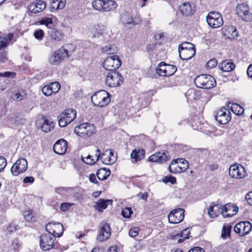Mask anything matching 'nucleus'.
Masks as SVG:
<instances>
[{"label":"nucleus","mask_w":252,"mask_h":252,"mask_svg":"<svg viewBox=\"0 0 252 252\" xmlns=\"http://www.w3.org/2000/svg\"><path fill=\"white\" fill-rule=\"evenodd\" d=\"M177 70V68L176 66L166 64L165 76H170L173 75L176 72Z\"/></svg>","instance_id":"79ce46f5"},{"label":"nucleus","mask_w":252,"mask_h":252,"mask_svg":"<svg viewBox=\"0 0 252 252\" xmlns=\"http://www.w3.org/2000/svg\"><path fill=\"white\" fill-rule=\"evenodd\" d=\"M67 148V142L65 140L61 139L57 141L54 145L53 151L58 155H63L66 152Z\"/></svg>","instance_id":"393cba45"},{"label":"nucleus","mask_w":252,"mask_h":252,"mask_svg":"<svg viewBox=\"0 0 252 252\" xmlns=\"http://www.w3.org/2000/svg\"><path fill=\"white\" fill-rule=\"evenodd\" d=\"M7 164V161L5 158L0 156V172H2Z\"/></svg>","instance_id":"bf43d9fd"},{"label":"nucleus","mask_w":252,"mask_h":252,"mask_svg":"<svg viewBox=\"0 0 252 252\" xmlns=\"http://www.w3.org/2000/svg\"><path fill=\"white\" fill-rule=\"evenodd\" d=\"M180 58L182 60H189L191 59L195 54L196 49L179 50Z\"/></svg>","instance_id":"c756f323"},{"label":"nucleus","mask_w":252,"mask_h":252,"mask_svg":"<svg viewBox=\"0 0 252 252\" xmlns=\"http://www.w3.org/2000/svg\"><path fill=\"white\" fill-rule=\"evenodd\" d=\"M16 73L14 72L5 71L3 73L0 72V77L13 78L15 77Z\"/></svg>","instance_id":"5fc2aeb1"},{"label":"nucleus","mask_w":252,"mask_h":252,"mask_svg":"<svg viewBox=\"0 0 252 252\" xmlns=\"http://www.w3.org/2000/svg\"><path fill=\"white\" fill-rule=\"evenodd\" d=\"M89 179L91 182L97 184L98 185H99V182L96 180V176L94 174L92 173L90 174Z\"/></svg>","instance_id":"338daca9"},{"label":"nucleus","mask_w":252,"mask_h":252,"mask_svg":"<svg viewBox=\"0 0 252 252\" xmlns=\"http://www.w3.org/2000/svg\"><path fill=\"white\" fill-rule=\"evenodd\" d=\"M24 218L26 221H30L33 218L32 212L31 210L26 211L24 213Z\"/></svg>","instance_id":"052dcab7"},{"label":"nucleus","mask_w":252,"mask_h":252,"mask_svg":"<svg viewBox=\"0 0 252 252\" xmlns=\"http://www.w3.org/2000/svg\"><path fill=\"white\" fill-rule=\"evenodd\" d=\"M52 123H49V121L48 120H44V123L42 125L41 128L43 131L48 132L51 131V128H53L54 127L52 126Z\"/></svg>","instance_id":"c03bdc74"},{"label":"nucleus","mask_w":252,"mask_h":252,"mask_svg":"<svg viewBox=\"0 0 252 252\" xmlns=\"http://www.w3.org/2000/svg\"><path fill=\"white\" fill-rule=\"evenodd\" d=\"M66 4V0H52L50 4L51 11H56L63 8Z\"/></svg>","instance_id":"7c9ffc66"},{"label":"nucleus","mask_w":252,"mask_h":252,"mask_svg":"<svg viewBox=\"0 0 252 252\" xmlns=\"http://www.w3.org/2000/svg\"><path fill=\"white\" fill-rule=\"evenodd\" d=\"M180 49L190 50V49H195V47L193 44L190 42H184L180 44L178 50Z\"/></svg>","instance_id":"a18cd8bd"},{"label":"nucleus","mask_w":252,"mask_h":252,"mask_svg":"<svg viewBox=\"0 0 252 252\" xmlns=\"http://www.w3.org/2000/svg\"><path fill=\"white\" fill-rule=\"evenodd\" d=\"M208 213L211 218L217 217L221 213L220 205L215 202H212L208 209Z\"/></svg>","instance_id":"c85d7f7f"},{"label":"nucleus","mask_w":252,"mask_h":252,"mask_svg":"<svg viewBox=\"0 0 252 252\" xmlns=\"http://www.w3.org/2000/svg\"><path fill=\"white\" fill-rule=\"evenodd\" d=\"M187 161V160L184 158H177L173 160L172 162V165H174V163H177L179 165L184 166V164L185 163V161Z\"/></svg>","instance_id":"e2e57ef3"},{"label":"nucleus","mask_w":252,"mask_h":252,"mask_svg":"<svg viewBox=\"0 0 252 252\" xmlns=\"http://www.w3.org/2000/svg\"><path fill=\"white\" fill-rule=\"evenodd\" d=\"M230 119L231 116L229 111L224 107L220 108L215 115L216 121L221 125L227 124Z\"/></svg>","instance_id":"f3484780"},{"label":"nucleus","mask_w":252,"mask_h":252,"mask_svg":"<svg viewBox=\"0 0 252 252\" xmlns=\"http://www.w3.org/2000/svg\"><path fill=\"white\" fill-rule=\"evenodd\" d=\"M208 25L213 28H218L222 26L223 21L222 15L218 12L212 11L207 16Z\"/></svg>","instance_id":"9b49d317"},{"label":"nucleus","mask_w":252,"mask_h":252,"mask_svg":"<svg viewBox=\"0 0 252 252\" xmlns=\"http://www.w3.org/2000/svg\"><path fill=\"white\" fill-rule=\"evenodd\" d=\"M122 62L118 55L108 57L103 63V67L111 71H115L121 65Z\"/></svg>","instance_id":"1a4fd4ad"},{"label":"nucleus","mask_w":252,"mask_h":252,"mask_svg":"<svg viewBox=\"0 0 252 252\" xmlns=\"http://www.w3.org/2000/svg\"><path fill=\"white\" fill-rule=\"evenodd\" d=\"M231 226L230 225H224L222 228L221 237L223 238L230 236Z\"/></svg>","instance_id":"09e8293b"},{"label":"nucleus","mask_w":252,"mask_h":252,"mask_svg":"<svg viewBox=\"0 0 252 252\" xmlns=\"http://www.w3.org/2000/svg\"><path fill=\"white\" fill-rule=\"evenodd\" d=\"M105 83L110 87H116L123 83V77L117 71H111L107 75Z\"/></svg>","instance_id":"9d476101"},{"label":"nucleus","mask_w":252,"mask_h":252,"mask_svg":"<svg viewBox=\"0 0 252 252\" xmlns=\"http://www.w3.org/2000/svg\"><path fill=\"white\" fill-rule=\"evenodd\" d=\"M252 229V225L249 221H241L234 227V230L241 236L248 234Z\"/></svg>","instance_id":"dca6fc26"},{"label":"nucleus","mask_w":252,"mask_h":252,"mask_svg":"<svg viewBox=\"0 0 252 252\" xmlns=\"http://www.w3.org/2000/svg\"><path fill=\"white\" fill-rule=\"evenodd\" d=\"M138 234V228L135 227L133 229H130L129 231V235L131 237H135Z\"/></svg>","instance_id":"69168bd1"},{"label":"nucleus","mask_w":252,"mask_h":252,"mask_svg":"<svg viewBox=\"0 0 252 252\" xmlns=\"http://www.w3.org/2000/svg\"><path fill=\"white\" fill-rule=\"evenodd\" d=\"M145 151L143 149H138L132 151L131 153V158L133 163H136L143 159L145 157Z\"/></svg>","instance_id":"cd10ccee"},{"label":"nucleus","mask_w":252,"mask_h":252,"mask_svg":"<svg viewBox=\"0 0 252 252\" xmlns=\"http://www.w3.org/2000/svg\"><path fill=\"white\" fill-rule=\"evenodd\" d=\"M8 45V42L3 38V37L0 36V50L6 47Z\"/></svg>","instance_id":"0e129e2a"},{"label":"nucleus","mask_w":252,"mask_h":252,"mask_svg":"<svg viewBox=\"0 0 252 252\" xmlns=\"http://www.w3.org/2000/svg\"><path fill=\"white\" fill-rule=\"evenodd\" d=\"M236 13L242 19L246 22L252 19V14L250 12L248 4L242 3L238 4L236 7Z\"/></svg>","instance_id":"ddd939ff"},{"label":"nucleus","mask_w":252,"mask_h":252,"mask_svg":"<svg viewBox=\"0 0 252 252\" xmlns=\"http://www.w3.org/2000/svg\"><path fill=\"white\" fill-rule=\"evenodd\" d=\"M34 181V178L32 176L26 177L23 179V183L25 184H32Z\"/></svg>","instance_id":"774afa93"},{"label":"nucleus","mask_w":252,"mask_h":252,"mask_svg":"<svg viewBox=\"0 0 252 252\" xmlns=\"http://www.w3.org/2000/svg\"><path fill=\"white\" fill-rule=\"evenodd\" d=\"M91 100L94 106L102 107L110 102V94L106 91H100L92 95Z\"/></svg>","instance_id":"20e7f679"},{"label":"nucleus","mask_w":252,"mask_h":252,"mask_svg":"<svg viewBox=\"0 0 252 252\" xmlns=\"http://www.w3.org/2000/svg\"><path fill=\"white\" fill-rule=\"evenodd\" d=\"M101 3L104 4L103 0H94L92 1V6L95 10L102 12L103 7H101Z\"/></svg>","instance_id":"37998d69"},{"label":"nucleus","mask_w":252,"mask_h":252,"mask_svg":"<svg viewBox=\"0 0 252 252\" xmlns=\"http://www.w3.org/2000/svg\"><path fill=\"white\" fill-rule=\"evenodd\" d=\"M227 107L236 115L239 116L242 115L244 112V109L239 104L229 102Z\"/></svg>","instance_id":"473e14b6"},{"label":"nucleus","mask_w":252,"mask_h":252,"mask_svg":"<svg viewBox=\"0 0 252 252\" xmlns=\"http://www.w3.org/2000/svg\"><path fill=\"white\" fill-rule=\"evenodd\" d=\"M39 23L41 25H45L47 27H48L49 30H50V28H52L54 26L53 25L52 19L51 18L44 17L41 19V20L39 21Z\"/></svg>","instance_id":"a19ab883"},{"label":"nucleus","mask_w":252,"mask_h":252,"mask_svg":"<svg viewBox=\"0 0 252 252\" xmlns=\"http://www.w3.org/2000/svg\"><path fill=\"white\" fill-rule=\"evenodd\" d=\"M45 229L49 234L55 237H60L64 231L63 224L60 222H56L55 221H51L47 224Z\"/></svg>","instance_id":"f8f14e48"},{"label":"nucleus","mask_w":252,"mask_h":252,"mask_svg":"<svg viewBox=\"0 0 252 252\" xmlns=\"http://www.w3.org/2000/svg\"><path fill=\"white\" fill-rule=\"evenodd\" d=\"M132 213L131 209L128 207L123 209L121 212L122 215L125 218H129Z\"/></svg>","instance_id":"3c124183"},{"label":"nucleus","mask_w":252,"mask_h":252,"mask_svg":"<svg viewBox=\"0 0 252 252\" xmlns=\"http://www.w3.org/2000/svg\"><path fill=\"white\" fill-rule=\"evenodd\" d=\"M33 34L36 39L40 40H42L44 37V32L43 30L39 29L35 31Z\"/></svg>","instance_id":"603ef678"},{"label":"nucleus","mask_w":252,"mask_h":252,"mask_svg":"<svg viewBox=\"0 0 252 252\" xmlns=\"http://www.w3.org/2000/svg\"><path fill=\"white\" fill-rule=\"evenodd\" d=\"M74 131L78 136L87 138L95 133L96 129L94 125L87 123L76 126Z\"/></svg>","instance_id":"39448f33"},{"label":"nucleus","mask_w":252,"mask_h":252,"mask_svg":"<svg viewBox=\"0 0 252 252\" xmlns=\"http://www.w3.org/2000/svg\"><path fill=\"white\" fill-rule=\"evenodd\" d=\"M108 153V150H106L105 152L101 153L100 149L97 148L95 153V159L93 158V156L88 155L85 158V159L82 157V160L84 162L89 165H93L99 159H100L104 164H112L115 163L116 159L115 157L111 158L110 157H109L108 158H105V156Z\"/></svg>","instance_id":"f257e3e1"},{"label":"nucleus","mask_w":252,"mask_h":252,"mask_svg":"<svg viewBox=\"0 0 252 252\" xmlns=\"http://www.w3.org/2000/svg\"><path fill=\"white\" fill-rule=\"evenodd\" d=\"M170 159V156L169 153L166 151L157 152L151 155L149 158L150 161L158 163L165 162Z\"/></svg>","instance_id":"aec40b11"},{"label":"nucleus","mask_w":252,"mask_h":252,"mask_svg":"<svg viewBox=\"0 0 252 252\" xmlns=\"http://www.w3.org/2000/svg\"><path fill=\"white\" fill-rule=\"evenodd\" d=\"M185 163L184 166L179 165L177 163H174L172 165V163L169 166L168 170L170 173H177L185 171L189 167V163L188 161H185Z\"/></svg>","instance_id":"bb28decb"},{"label":"nucleus","mask_w":252,"mask_h":252,"mask_svg":"<svg viewBox=\"0 0 252 252\" xmlns=\"http://www.w3.org/2000/svg\"><path fill=\"white\" fill-rule=\"evenodd\" d=\"M111 174L109 169L106 168H101L97 170L96 176L99 180H105L108 178Z\"/></svg>","instance_id":"c9c22d12"},{"label":"nucleus","mask_w":252,"mask_h":252,"mask_svg":"<svg viewBox=\"0 0 252 252\" xmlns=\"http://www.w3.org/2000/svg\"><path fill=\"white\" fill-rule=\"evenodd\" d=\"M46 7V2L42 0H36L35 2L31 4L29 11L32 13H37L43 11Z\"/></svg>","instance_id":"5701e85b"},{"label":"nucleus","mask_w":252,"mask_h":252,"mask_svg":"<svg viewBox=\"0 0 252 252\" xmlns=\"http://www.w3.org/2000/svg\"><path fill=\"white\" fill-rule=\"evenodd\" d=\"M21 243L17 238L13 239L12 243V247L15 251H18L20 248Z\"/></svg>","instance_id":"864d4df0"},{"label":"nucleus","mask_w":252,"mask_h":252,"mask_svg":"<svg viewBox=\"0 0 252 252\" xmlns=\"http://www.w3.org/2000/svg\"><path fill=\"white\" fill-rule=\"evenodd\" d=\"M166 63L163 62L160 63L156 68V73L159 76H165Z\"/></svg>","instance_id":"ea45409f"},{"label":"nucleus","mask_w":252,"mask_h":252,"mask_svg":"<svg viewBox=\"0 0 252 252\" xmlns=\"http://www.w3.org/2000/svg\"><path fill=\"white\" fill-rule=\"evenodd\" d=\"M245 169L242 165L235 164L229 167V174L233 178L242 179L245 176Z\"/></svg>","instance_id":"a211bd4d"},{"label":"nucleus","mask_w":252,"mask_h":252,"mask_svg":"<svg viewBox=\"0 0 252 252\" xmlns=\"http://www.w3.org/2000/svg\"><path fill=\"white\" fill-rule=\"evenodd\" d=\"M185 210L178 208L171 211L168 216L169 223L177 224L181 222L185 217Z\"/></svg>","instance_id":"2eb2a0df"},{"label":"nucleus","mask_w":252,"mask_h":252,"mask_svg":"<svg viewBox=\"0 0 252 252\" xmlns=\"http://www.w3.org/2000/svg\"><path fill=\"white\" fill-rule=\"evenodd\" d=\"M61 88V85L58 82H53L45 85L42 89L43 94L46 96H50L52 94L57 93Z\"/></svg>","instance_id":"412c9836"},{"label":"nucleus","mask_w":252,"mask_h":252,"mask_svg":"<svg viewBox=\"0 0 252 252\" xmlns=\"http://www.w3.org/2000/svg\"><path fill=\"white\" fill-rule=\"evenodd\" d=\"M80 189L77 187L68 188V192H70L74 197L79 198L81 196L79 194Z\"/></svg>","instance_id":"de8ad7c7"},{"label":"nucleus","mask_w":252,"mask_h":252,"mask_svg":"<svg viewBox=\"0 0 252 252\" xmlns=\"http://www.w3.org/2000/svg\"><path fill=\"white\" fill-rule=\"evenodd\" d=\"M178 10L182 15L188 17L194 14L196 11V8L193 3L185 2L179 6Z\"/></svg>","instance_id":"6ab92c4d"},{"label":"nucleus","mask_w":252,"mask_h":252,"mask_svg":"<svg viewBox=\"0 0 252 252\" xmlns=\"http://www.w3.org/2000/svg\"><path fill=\"white\" fill-rule=\"evenodd\" d=\"M112 202L113 201L111 200L99 199L98 202H96V206L95 208L98 212H102L103 210L107 207L109 203L112 204Z\"/></svg>","instance_id":"e433bc0d"},{"label":"nucleus","mask_w":252,"mask_h":252,"mask_svg":"<svg viewBox=\"0 0 252 252\" xmlns=\"http://www.w3.org/2000/svg\"><path fill=\"white\" fill-rule=\"evenodd\" d=\"M68 51L63 47L53 52L49 59V63L53 65H58L65 58L69 57Z\"/></svg>","instance_id":"6e6552de"},{"label":"nucleus","mask_w":252,"mask_h":252,"mask_svg":"<svg viewBox=\"0 0 252 252\" xmlns=\"http://www.w3.org/2000/svg\"><path fill=\"white\" fill-rule=\"evenodd\" d=\"M219 67L223 72H230L234 69L235 65L233 63L226 60L220 63Z\"/></svg>","instance_id":"f704fd0d"},{"label":"nucleus","mask_w":252,"mask_h":252,"mask_svg":"<svg viewBox=\"0 0 252 252\" xmlns=\"http://www.w3.org/2000/svg\"><path fill=\"white\" fill-rule=\"evenodd\" d=\"M108 153V150H106L105 152L101 153L100 149L97 148L95 153V159L93 158V156L88 155L85 158V159L82 157V160L84 162L89 165H93L99 159H100L104 164H112L115 163L116 159L115 157L111 158L110 157H109L108 158H105V156Z\"/></svg>","instance_id":"f03ea898"},{"label":"nucleus","mask_w":252,"mask_h":252,"mask_svg":"<svg viewBox=\"0 0 252 252\" xmlns=\"http://www.w3.org/2000/svg\"><path fill=\"white\" fill-rule=\"evenodd\" d=\"M48 34L50 39L53 42L62 40L64 36L62 32L56 29L54 27L49 30Z\"/></svg>","instance_id":"b1692460"},{"label":"nucleus","mask_w":252,"mask_h":252,"mask_svg":"<svg viewBox=\"0 0 252 252\" xmlns=\"http://www.w3.org/2000/svg\"><path fill=\"white\" fill-rule=\"evenodd\" d=\"M186 96L188 101H192L199 99L201 97V94L199 91L190 89L186 93Z\"/></svg>","instance_id":"2f4dec72"},{"label":"nucleus","mask_w":252,"mask_h":252,"mask_svg":"<svg viewBox=\"0 0 252 252\" xmlns=\"http://www.w3.org/2000/svg\"><path fill=\"white\" fill-rule=\"evenodd\" d=\"M28 168V162L24 158L18 159L11 168V172L13 176H17L24 173Z\"/></svg>","instance_id":"4468645a"},{"label":"nucleus","mask_w":252,"mask_h":252,"mask_svg":"<svg viewBox=\"0 0 252 252\" xmlns=\"http://www.w3.org/2000/svg\"><path fill=\"white\" fill-rule=\"evenodd\" d=\"M194 82L197 88L205 89L213 88L216 85L215 79L213 76L207 74H201L196 76Z\"/></svg>","instance_id":"7ed1b4c3"},{"label":"nucleus","mask_w":252,"mask_h":252,"mask_svg":"<svg viewBox=\"0 0 252 252\" xmlns=\"http://www.w3.org/2000/svg\"><path fill=\"white\" fill-rule=\"evenodd\" d=\"M74 205V203H70L69 202H63L62 203L61 205L60 209L62 212H65L67 211L69 209Z\"/></svg>","instance_id":"8fccbe9b"},{"label":"nucleus","mask_w":252,"mask_h":252,"mask_svg":"<svg viewBox=\"0 0 252 252\" xmlns=\"http://www.w3.org/2000/svg\"><path fill=\"white\" fill-rule=\"evenodd\" d=\"M178 83L173 78H168V80L165 82V86L171 87L177 85Z\"/></svg>","instance_id":"6e6d98bb"},{"label":"nucleus","mask_w":252,"mask_h":252,"mask_svg":"<svg viewBox=\"0 0 252 252\" xmlns=\"http://www.w3.org/2000/svg\"><path fill=\"white\" fill-rule=\"evenodd\" d=\"M122 20L124 24L135 25L140 23L139 20L137 19V21H135L134 19L128 14H124L122 17Z\"/></svg>","instance_id":"4c0bfd02"},{"label":"nucleus","mask_w":252,"mask_h":252,"mask_svg":"<svg viewBox=\"0 0 252 252\" xmlns=\"http://www.w3.org/2000/svg\"><path fill=\"white\" fill-rule=\"evenodd\" d=\"M218 64V61L216 59L210 60L207 63V67L210 68H213L215 67Z\"/></svg>","instance_id":"4d7b16f0"},{"label":"nucleus","mask_w":252,"mask_h":252,"mask_svg":"<svg viewBox=\"0 0 252 252\" xmlns=\"http://www.w3.org/2000/svg\"><path fill=\"white\" fill-rule=\"evenodd\" d=\"M55 239L49 233L43 234L40 236L39 246L43 251H48L53 248L56 245Z\"/></svg>","instance_id":"0eeeda50"},{"label":"nucleus","mask_w":252,"mask_h":252,"mask_svg":"<svg viewBox=\"0 0 252 252\" xmlns=\"http://www.w3.org/2000/svg\"><path fill=\"white\" fill-rule=\"evenodd\" d=\"M223 34L229 39H234L239 36L238 32L234 26H228L222 29Z\"/></svg>","instance_id":"a878e982"},{"label":"nucleus","mask_w":252,"mask_h":252,"mask_svg":"<svg viewBox=\"0 0 252 252\" xmlns=\"http://www.w3.org/2000/svg\"><path fill=\"white\" fill-rule=\"evenodd\" d=\"M162 181L165 184L170 183L171 184L173 185L176 183V179L175 177L169 175L164 176L162 178Z\"/></svg>","instance_id":"49530a36"},{"label":"nucleus","mask_w":252,"mask_h":252,"mask_svg":"<svg viewBox=\"0 0 252 252\" xmlns=\"http://www.w3.org/2000/svg\"><path fill=\"white\" fill-rule=\"evenodd\" d=\"M104 6L103 7L102 12H110L114 10L118 6L117 3L112 0H103Z\"/></svg>","instance_id":"72a5a7b5"},{"label":"nucleus","mask_w":252,"mask_h":252,"mask_svg":"<svg viewBox=\"0 0 252 252\" xmlns=\"http://www.w3.org/2000/svg\"><path fill=\"white\" fill-rule=\"evenodd\" d=\"M100 228L99 232L97 237V239L103 242L108 239L111 236V228L110 225L107 223H104Z\"/></svg>","instance_id":"4be33fe9"},{"label":"nucleus","mask_w":252,"mask_h":252,"mask_svg":"<svg viewBox=\"0 0 252 252\" xmlns=\"http://www.w3.org/2000/svg\"><path fill=\"white\" fill-rule=\"evenodd\" d=\"M69 187H58L55 189V191L57 193L62 195L64 191L68 192Z\"/></svg>","instance_id":"680f3d73"},{"label":"nucleus","mask_w":252,"mask_h":252,"mask_svg":"<svg viewBox=\"0 0 252 252\" xmlns=\"http://www.w3.org/2000/svg\"><path fill=\"white\" fill-rule=\"evenodd\" d=\"M8 60L7 52L5 51H3L0 53V63H4Z\"/></svg>","instance_id":"13d9d810"},{"label":"nucleus","mask_w":252,"mask_h":252,"mask_svg":"<svg viewBox=\"0 0 252 252\" xmlns=\"http://www.w3.org/2000/svg\"><path fill=\"white\" fill-rule=\"evenodd\" d=\"M117 51V47L114 44L106 45L105 47L102 48V51L103 53H105L110 55L116 53Z\"/></svg>","instance_id":"58836bf2"},{"label":"nucleus","mask_w":252,"mask_h":252,"mask_svg":"<svg viewBox=\"0 0 252 252\" xmlns=\"http://www.w3.org/2000/svg\"><path fill=\"white\" fill-rule=\"evenodd\" d=\"M76 117V111L73 109H66L59 115V125L61 127H65L72 122Z\"/></svg>","instance_id":"423d86ee"}]
</instances>
